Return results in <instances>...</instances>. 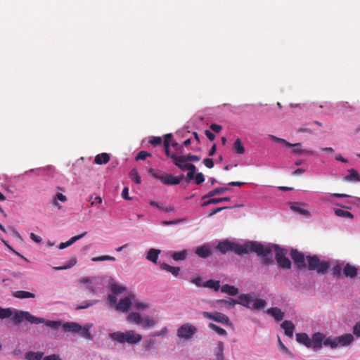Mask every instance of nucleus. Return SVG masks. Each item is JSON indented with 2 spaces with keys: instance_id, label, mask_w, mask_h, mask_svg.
Listing matches in <instances>:
<instances>
[{
  "instance_id": "obj_1",
  "label": "nucleus",
  "mask_w": 360,
  "mask_h": 360,
  "mask_svg": "<svg viewBox=\"0 0 360 360\" xmlns=\"http://www.w3.org/2000/svg\"><path fill=\"white\" fill-rule=\"evenodd\" d=\"M216 248L221 254H226L232 251L239 255L248 254L249 252H255L257 255L266 256L271 251L269 248L264 247L262 243L257 241H249L243 245H240L225 240L219 242Z\"/></svg>"
},
{
  "instance_id": "obj_2",
  "label": "nucleus",
  "mask_w": 360,
  "mask_h": 360,
  "mask_svg": "<svg viewBox=\"0 0 360 360\" xmlns=\"http://www.w3.org/2000/svg\"><path fill=\"white\" fill-rule=\"evenodd\" d=\"M11 318L15 324L27 321L32 324H39L45 322L44 318H39L31 314L29 311L18 310L14 308H3L0 307V320Z\"/></svg>"
},
{
  "instance_id": "obj_3",
  "label": "nucleus",
  "mask_w": 360,
  "mask_h": 360,
  "mask_svg": "<svg viewBox=\"0 0 360 360\" xmlns=\"http://www.w3.org/2000/svg\"><path fill=\"white\" fill-rule=\"evenodd\" d=\"M110 337L115 341L124 344L125 342L134 345L142 340V335L134 330H127L124 333L115 332L110 334Z\"/></svg>"
},
{
  "instance_id": "obj_4",
  "label": "nucleus",
  "mask_w": 360,
  "mask_h": 360,
  "mask_svg": "<svg viewBox=\"0 0 360 360\" xmlns=\"http://www.w3.org/2000/svg\"><path fill=\"white\" fill-rule=\"evenodd\" d=\"M44 323L53 329H57L62 326L65 332L79 333V330H81V325L76 322H66L62 323L60 321L45 320Z\"/></svg>"
},
{
  "instance_id": "obj_5",
  "label": "nucleus",
  "mask_w": 360,
  "mask_h": 360,
  "mask_svg": "<svg viewBox=\"0 0 360 360\" xmlns=\"http://www.w3.org/2000/svg\"><path fill=\"white\" fill-rule=\"evenodd\" d=\"M307 262L309 270H316L319 274H325L329 268V262H321L317 255L307 256Z\"/></svg>"
},
{
  "instance_id": "obj_6",
  "label": "nucleus",
  "mask_w": 360,
  "mask_h": 360,
  "mask_svg": "<svg viewBox=\"0 0 360 360\" xmlns=\"http://www.w3.org/2000/svg\"><path fill=\"white\" fill-rule=\"evenodd\" d=\"M127 320L130 323L141 326L143 328H152L155 326L156 321L150 318H143L137 312H131L127 316Z\"/></svg>"
},
{
  "instance_id": "obj_7",
  "label": "nucleus",
  "mask_w": 360,
  "mask_h": 360,
  "mask_svg": "<svg viewBox=\"0 0 360 360\" xmlns=\"http://www.w3.org/2000/svg\"><path fill=\"white\" fill-rule=\"evenodd\" d=\"M272 248L276 252V259L278 266L283 269H290L291 266L290 260L285 256L287 252L277 245H274Z\"/></svg>"
},
{
  "instance_id": "obj_8",
  "label": "nucleus",
  "mask_w": 360,
  "mask_h": 360,
  "mask_svg": "<svg viewBox=\"0 0 360 360\" xmlns=\"http://www.w3.org/2000/svg\"><path fill=\"white\" fill-rule=\"evenodd\" d=\"M197 332V328L186 323L181 325L177 330L176 335L181 339L190 340Z\"/></svg>"
},
{
  "instance_id": "obj_9",
  "label": "nucleus",
  "mask_w": 360,
  "mask_h": 360,
  "mask_svg": "<svg viewBox=\"0 0 360 360\" xmlns=\"http://www.w3.org/2000/svg\"><path fill=\"white\" fill-rule=\"evenodd\" d=\"M149 172L155 179L160 181L165 185H177L180 184L183 178V176L176 177L172 174L159 175L155 173L153 169H150Z\"/></svg>"
},
{
  "instance_id": "obj_10",
  "label": "nucleus",
  "mask_w": 360,
  "mask_h": 360,
  "mask_svg": "<svg viewBox=\"0 0 360 360\" xmlns=\"http://www.w3.org/2000/svg\"><path fill=\"white\" fill-rule=\"evenodd\" d=\"M202 316L205 319H210L220 323H223L227 326L231 325V322L229 318L221 312L215 311L214 313H210L207 311H203Z\"/></svg>"
},
{
  "instance_id": "obj_11",
  "label": "nucleus",
  "mask_w": 360,
  "mask_h": 360,
  "mask_svg": "<svg viewBox=\"0 0 360 360\" xmlns=\"http://www.w3.org/2000/svg\"><path fill=\"white\" fill-rule=\"evenodd\" d=\"M290 255L295 264L298 269H303L306 266L304 255L302 252L297 250H292Z\"/></svg>"
},
{
  "instance_id": "obj_12",
  "label": "nucleus",
  "mask_w": 360,
  "mask_h": 360,
  "mask_svg": "<svg viewBox=\"0 0 360 360\" xmlns=\"http://www.w3.org/2000/svg\"><path fill=\"white\" fill-rule=\"evenodd\" d=\"M134 298V295H130L129 297L121 299L119 302L115 305V309L117 311L127 312L132 304V299Z\"/></svg>"
},
{
  "instance_id": "obj_13",
  "label": "nucleus",
  "mask_w": 360,
  "mask_h": 360,
  "mask_svg": "<svg viewBox=\"0 0 360 360\" xmlns=\"http://www.w3.org/2000/svg\"><path fill=\"white\" fill-rule=\"evenodd\" d=\"M324 338L325 335L321 333H316L312 335L311 341L312 342L311 347L314 350H317L322 347Z\"/></svg>"
},
{
  "instance_id": "obj_14",
  "label": "nucleus",
  "mask_w": 360,
  "mask_h": 360,
  "mask_svg": "<svg viewBox=\"0 0 360 360\" xmlns=\"http://www.w3.org/2000/svg\"><path fill=\"white\" fill-rule=\"evenodd\" d=\"M335 340L338 347H345L350 345L354 341V337L352 334L347 333L341 336L336 337Z\"/></svg>"
},
{
  "instance_id": "obj_15",
  "label": "nucleus",
  "mask_w": 360,
  "mask_h": 360,
  "mask_svg": "<svg viewBox=\"0 0 360 360\" xmlns=\"http://www.w3.org/2000/svg\"><path fill=\"white\" fill-rule=\"evenodd\" d=\"M237 304H241L247 308L251 309L254 301V296L250 294H241L238 297Z\"/></svg>"
},
{
  "instance_id": "obj_16",
  "label": "nucleus",
  "mask_w": 360,
  "mask_h": 360,
  "mask_svg": "<svg viewBox=\"0 0 360 360\" xmlns=\"http://www.w3.org/2000/svg\"><path fill=\"white\" fill-rule=\"evenodd\" d=\"M174 158L172 162L181 170L186 171V167L190 164L188 162L186 155H176Z\"/></svg>"
},
{
  "instance_id": "obj_17",
  "label": "nucleus",
  "mask_w": 360,
  "mask_h": 360,
  "mask_svg": "<svg viewBox=\"0 0 360 360\" xmlns=\"http://www.w3.org/2000/svg\"><path fill=\"white\" fill-rule=\"evenodd\" d=\"M281 327L284 330L286 336L292 338L295 330V325L292 321L285 320L281 324Z\"/></svg>"
},
{
  "instance_id": "obj_18",
  "label": "nucleus",
  "mask_w": 360,
  "mask_h": 360,
  "mask_svg": "<svg viewBox=\"0 0 360 360\" xmlns=\"http://www.w3.org/2000/svg\"><path fill=\"white\" fill-rule=\"evenodd\" d=\"M266 314L274 317L276 321L283 320L285 315L284 312L276 307L269 308L266 310Z\"/></svg>"
},
{
  "instance_id": "obj_19",
  "label": "nucleus",
  "mask_w": 360,
  "mask_h": 360,
  "mask_svg": "<svg viewBox=\"0 0 360 360\" xmlns=\"http://www.w3.org/2000/svg\"><path fill=\"white\" fill-rule=\"evenodd\" d=\"M344 275L350 278H353L357 275L358 269L356 266L347 263L342 269Z\"/></svg>"
},
{
  "instance_id": "obj_20",
  "label": "nucleus",
  "mask_w": 360,
  "mask_h": 360,
  "mask_svg": "<svg viewBox=\"0 0 360 360\" xmlns=\"http://www.w3.org/2000/svg\"><path fill=\"white\" fill-rule=\"evenodd\" d=\"M195 254L201 258H207L211 256L212 252L210 248L207 245L198 247L195 251Z\"/></svg>"
},
{
  "instance_id": "obj_21",
  "label": "nucleus",
  "mask_w": 360,
  "mask_h": 360,
  "mask_svg": "<svg viewBox=\"0 0 360 360\" xmlns=\"http://www.w3.org/2000/svg\"><path fill=\"white\" fill-rule=\"evenodd\" d=\"M296 340L304 345L307 347H311L312 346V342L311 341V339L309 338L307 334L306 333H297L296 334Z\"/></svg>"
},
{
  "instance_id": "obj_22",
  "label": "nucleus",
  "mask_w": 360,
  "mask_h": 360,
  "mask_svg": "<svg viewBox=\"0 0 360 360\" xmlns=\"http://www.w3.org/2000/svg\"><path fill=\"white\" fill-rule=\"evenodd\" d=\"M349 174L346 175L344 177V179L347 181L352 182H359L360 181V174L359 173L354 169H350L348 170Z\"/></svg>"
},
{
  "instance_id": "obj_23",
  "label": "nucleus",
  "mask_w": 360,
  "mask_h": 360,
  "mask_svg": "<svg viewBox=\"0 0 360 360\" xmlns=\"http://www.w3.org/2000/svg\"><path fill=\"white\" fill-rule=\"evenodd\" d=\"M86 235V232H84L83 233L80 234V235H78V236H73L68 241L65 242V243H60L59 245V249L60 250H63V249H65L70 245H72L73 243H75L77 240L82 238L83 237H84Z\"/></svg>"
},
{
  "instance_id": "obj_24",
  "label": "nucleus",
  "mask_w": 360,
  "mask_h": 360,
  "mask_svg": "<svg viewBox=\"0 0 360 360\" xmlns=\"http://www.w3.org/2000/svg\"><path fill=\"white\" fill-rule=\"evenodd\" d=\"M221 291L224 293H227L230 295L234 296L238 294V289L233 286L228 284L223 285L221 288Z\"/></svg>"
},
{
  "instance_id": "obj_25",
  "label": "nucleus",
  "mask_w": 360,
  "mask_h": 360,
  "mask_svg": "<svg viewBox=\"0 0 360 360\" xmlns=\"http://www.w3.org/2000/svg\"><path fill=\"white\" fill-rule=\"evenodd\" d=\"M161 269L165 270L171 273L174 276H177L180 272L179 267L172 266L166 263H162L160 264Z\"/></svg>"
},
{
  "instance_id": "obj_26",
  "label": "nucleus",
  "mask_w": 360,
  "mask_h": 360,
  "mask_svg": "<svg viewBox=\"0 0 360 360\" xmlns=\"http://www.w3.org/2000/svg\"><path fill=\"white\" fill-rule=\"evenodd\" d=\"M110 160V155L108 153H102L96 155L94 162L97 165L107 164Z\"/></svg>"
},
{
  "instance_id": "obj_27",
  "label": "nucleus",
  "mask_w": 360,
  "mask_h": 360,
  "mask_svg": "<svg viewBox=\"0 0 360 360\" xmlns=\"http://www.w3.org/2000/svg\"><path fill=\"white\" fill-rule=\"evenodd\" d=\"M92 327V324H87L84 326H81V330H79V333L82 337L85 339L91 340L93 339L92 335L90 333V328Z\"/></svg>"
},
{
  "instance_id": "obj_28",
  "label": "nucleus",
  "mask_w": 360,
  "mask_h": 360,
  "mask_svg": "<svg viewBox=\"0 0 360 360\" xmlns=\"http://www.w3.org/2000/svg\"><path fill=\"white\" fill-rule=\"evenodd\" d=\"M13 297L18 299L34 298L35 295L28 291L18 290L13 294Z\"/></svg>"
},
{
  "instance_id": "obj_29",
  "label": "nucleus",
  "mask_w": 360,
  "mask_h": 360,
  "mask_svg": "<svg viewBox=\"0 0 360 360\" xmlns=\"http://www.w3.org/2000/svg\"><path fill=\"white\" fill-rule=\"evenodd\" d=\"M202 287L208 288L218 291L220 289V281L212 279L208 280L202 283Z\"/></svg>"
},
{
  "instance_id": "obj_30",
  "label": "nucleus",
  "mask_w": 360,
  "mask_h": 360,
  "mask_svg": "<svg viewBox=\"0 0 360 360\" xmlns=\"http://www.w3.org/2000/svg\"><path fill=\"white\" fill-rule=\"evenodd\" d=\"M216 302L219 304H221V307L231 308L235 307V305L238 303V300H236L233 298H229L227 300H216Z\"/></svg>"
},
{
  "instance_id": "obj_31",
  "label": "nucleus",
  "mask_w": 360,
  "mask_h": 360,
  "mask_svg": "<svg viewBox=\"0 0 360 360\" xmlns=\"http://www.w3.org/2000/svg\"><path fill=\"white\" fill-rule=\"evenodd\" d=\"M160 250L157 249H150L147 253L146 259L153 263H157Z\"/></svg>"
},
{
  "instance_id": "obj_32",
  "label": "nucleus",
  "mask_w": 360,
  "mask_h": 360,
  "mask_svg": "<svg viewBox=\"0 0 360 360\" xmlns=\"http://www.w3.org/2000/svg\"><path fill=\"white\" fill-rule=\"evenodd\" d=\"M229 190L227 187H220L217 188L211 191H210L207 194L205 195L202 198L205 199L207 198H211L217 195H221L224 193V191Z\"/></svg>"
},
{
  "instance_id": "obj_33",
  "label": "nucleus",
  "mask_w": 360,
  "mask_h": 360,
  "mask_svg": "<svg viewBox=\"0 0 360 360\" xmlns=\"http://www.w3.org/2000/svg\"><path fill=\"white\" fill-rule=\"evenodd\" d=\"M266 300L254 297V301L252 302L251 309H255V310L261 309L264 308L266 307Z\"/></svg>"
},
{
  "instance_id": "obj_34",
  "label": "nucleus",
  "mask_w": 360,
  "mask_h": 360,
  "mask_svg": "<svg viewBox=\"0 0 360 360\" xmlns=\"http://www.w3.org/2000/svg\"><path fill=\"white\" fill-rule=\"evenodd\" d=\"M44 353L40 352H28L25 354V359L27 360H41L43 357Z\"/></svg>"
},
{
  "instance_id": "obj_35",
  "label": "nucleus",
  "mask_w": 360,
  "mask_h": 360,
  "mask_svg": "<svg viewBox=\"0 0 360 360\" xmlns=\"http://www.w3.org/2000/svg\"><path fill=\"white\" fill-rule=\"evenodd\" d=\"M233 150L236 154L242 155L245 153V148L240 139H237L233 143Z\"/></svg>"
},
{
  "instance_id": "obj_36",
  "label": "nucleus",
  "mask_w": 360,
  "mask_h": 360,
  "mask_svg": "<svg viewBox=\"0 0 360 360\" xmlns=\"http://www.w3.org/2000/svg\"><path fill=\"white\" fill-rule=\"evenodd\" d=\"M58 201L65 202L67 201V197L63 193H57L53 198V204L58 209H61V205L58 203Z\"/></svg>"
},
{
  "instance_id": "obj_37",
  "label": "nucleus",
  "mask_w": 360,
  "mask_h": 360,
  "mask_svg": "<svg viewBox=\"0 0 360 360\" xmlns=\"http://www.w3.org/2000/svg\"><path fill=\"white\" fill-rule=\"evenodd\" d=\"M291 145L292 146L290 147L293 148L292 151L295 154H302V153L308 154V155L312 154L311 151L307 150H302L301 148V143H291Z\"/></svg>"
},
{
  "instance_id": "obj_38",
  "label": "nucleus",
  "mask_w": 360,
  "mask_h": 360,
  "mask_svg": "<svg viewBox=\"0 0 360 360\" xmlns=\"http://www.w3.org/2000/svg\"><path fill=\"white\" fill-rule=\"evenodd\" d=\"M208 326L210 328L214 330L219 335L225 336L227 334L226 330L225 329L218 326L214 323H210Z\"/></svg>"
},
{
  "instance_id": "obj_39",
  "label": "nucleus",
  "mask_w": 360,
  "mask_h": 360,
  "mask_svg": "<svg viewBox=\"0 0 360 360\" xmlns=\"http://www.w3.org/2000/svg\"><path fill=\"white\" fill-rule=\"evenodd\" d=\"M334 212L338 217H347L349 219L354 218V215L352 214V213L346 210H343L341 209H335Z\"/></svg>"
},
{
  "instance_id": "obj_40",
  "label": "nucleus",
  "mask_w": 360,
  "mask_h": 360,
  "mask_svg": "<svg viewBox=\"0 0 360 360\" xmlns=\"http://www.w3.org/2000/svg\"><path fill=\"white\" fill-rule=\"evenodd\" d=\"M325 346H329L332 349H335L338 347V344H336V340L335 338H332L331 337L329 338H324V340L323 341V344Z\"/></svg>"
},
{
  "instance_id": "obj_41",
  "label": "nucleus",
  "mask_w": 360,
  "mask_h": 360,
  "mask_svg": "<svg viewBox=\"0 0 360 360\" xmlns=\"http://www.w3.org/2000/svg\"><path fill=\"white\" fill-rule=\"evenodd\" d=\"M130 178L137 184H141V179L136 169H132L129 173Z\"/></svg>"
},
{
  "instance_id": "obj_42",
  "label": "nucleus",
  "mask_w": 360,
  "mask_h": 360,
  "mask_svg": "<svg viewBox=\"0 0 360 360\" xmlns=\"http://www.w3.org/2000/svg\"><path fill=\"white\" fill-rule=\"evenodd\" d=\"M77 258L73 257L70 260V262L68 264L63 266H56V267H54V269L56 271H60V270H65V269H70V268L74 266L77 264Z\"/></svg>"
},
{
  "instance_id": "obj_43",
  "label": "nucleus",
  "mask_w": 360,
  "mask_h": 360,
  "mask_svg": "<svg viewBox=\"0 0 360 360\" xmlns=\"http://www.w3.org/2000/svg\"><path fill=\"white\" fill-rule=\"evenodd\" d=\"M290 208L295 211V212H297L302 215H305V216H309L310 215V213L308 210H304V209H302L300 207H299L297 205V204H293L290 206Z\"/></svg>"
},
{
  "instance_id": "obj_44",
  "label": "nucleus",
  "mask_w": 360,
  "mask_h": 360,
  "mask_svg": "<svg viewBox=\"0 0 360 360\" xmlns=\"http://www.w3.org/2000/svg\"><path fill=\"white\" fill-rule=\"evenodd\" d=\"M187 252L186 250L176 252L172 255V258L176 261L184 260L186 259Z\"/></svg>"
},
{
  "instance_id": "obj_45",
  "label": "nucleus",
  "mask_w": 360,
  "mask_h": 360,
  "mask_svg": "<svg viewBox=\"0 0 360 360\" xmlns=\"http://www.w3.org/2000/svg\"><path fill=\"white\" fill-rule=\"evenodd\" d=\"M107 260L115 261V258L112 256L103 255V256L93 257L91 259V261H93V262H103V261H107Z\"/></svg>"
},
{
  "instance_id": "obj_46",
  "label": "nucleus",
  "mask_w": 360,
  "mask_h": 360,
  "mask_svg": "<svg viewBox=\"0 0 360 360\" xmlns=\"http://www.w3.org/2000/svg\"><path fill=\"white\" fill-rule=\"evenodd\" d=\"M111 290L115 294H120L125 290V288L119 284L115 283L111 285Z\"/></svg>"
},
{
  "instance_id": "obj_47",
  "label": "nucleus",
  "mask_w": 360,
  "mask_h": 360,
  "mask_svg": "<svg viewBox=\"0 0 360 360\" xmlns=\"http://www.w3.org/2000/svg\"><path fill=\"white\" fill-rule=\"evenodd\" d=\"M343 268L341 264H337L333 268V275L335 277L340 278L341 276Z\"/></svg>"
},
{
  "instance_id": "obj_48",
  "label": "nucleus",
  "mask_w": 360,
  "mask_h": 360,
  "mask_svg": "<svg viewBox=\"0 0 360 360\" xmlns=\"http://www.w3.org/2000/svg\"><path fill=\"white\" fill-rule=\"evenodd\" d=\"M216 357L217 360H224V354H223V343L220 342L217 347V351L216 352Z\"/></svg>"
},
{
  "instance_id": "obj_49",
  "label": "nucleus",
  "mask_w": 360,
  "mask_h": 360,
  "mask_svg": "<svg viewBox=\"0 0 360 360\" xmlns=\"http://www.w3.org/2000/svg\"><path fill=\"white\" fill-rule=\"evenodd\" d=\"M151 156V154L146 152V151H140L138 155H136V160H146L148 157H150Z\"/></svg>"
},
{
  "instance_id": "obj_50",
  "label": "nucleus",
  "mask_w": 360,
  "mask_h": 360,
  "mask_svg": "<svg viewBox=\"0 0 360 360\" xmlns=\"http://www.w3.org/2000/svg\"><path fill=\"white\" fill-rule=\"evenodd\" d=\"M272 139L278 143L284 144L287 147H290L292 146L290 143L288 142L286 140L281 138H278L276 136H272Z\"/></svg>"
},
{
  "instance_id": "obj_51",
  "label": "nucleus",
  "mask_w": 360,
  "mask_h": 360,
  "mask_svg": "<svg viewBox=\"0 0 360 360\" xmlns=\"http://www.w3.org/2000/svg\"><path fill=\"white\" fill-rule=\"evenodd\" d=\"M96 302V301H86L85 302V304L79 305L76 307L77 310L86 309L92 305H94Z\"/></svg>"
},
{
  "instance_id": "obj_52",
  "label": "nucleus",
  "mask_w": 360,
  "mask_h": 360,
  "mask_svg": "<svg viewBox=\"0 0 360 360\" xmlns=\"http://www.w3.org/2000/svg\"><path fill=\"white\" fill-rule=\"evenodd\" d=\"M205 178L202 173H198L195 176V182L197 185L201 184L202 182H204Z\"/></svg>"
},
{
  "instance_id": "obj_53",
  "label": "nucleus",
  "mask_w": 360,
  "mask_h": 360,
  "mask_svg": "<svg viewBox=\"0 0 360 360\" xmlns=\"http://www.w3.org/2000/svg\"><path fill=\"white\" fill-rule=\"evenodd\" d=\"M150 143L154 146H158L161 144L162 139L160 136H153L150 141Z\"/></svg>"
},
{
  "instance_id": "obj_54",
  "label": "nucleus",
  "mask_w": 360,
  "mask_h": 360,
  "mask_svg": "<svg viewBox=\"0 0 360 360\" xmlns=\"http://www.w3.org/2000/svg\"><path fill=\"white\" fill-rule=\"evenodd\" d=\"M212 202H213V204H217V203H219V202H221L230 201V198L229 197L214 198H212Z\"/></svg>"
},
{
  "instance_id": "obj_55",
  "label": "nucleus",
  "mask_w": 360,
  "mask_h": 360,
  "mask_svg": "<svg viewBox=\"0 0 360 360\" xmlns=\"http://www.w3.org/2000/svg\"><path fill=\"white\" fill-rule=\"evenodd\" d=\"M203 163L205 166L209 169H211L214 167L213 160L211 158H205L203 160Z\"/></svg>"
},
{
  "instance_id": "obj_56",
  "label": "nucleus",
  "mask_w": 360,
  "mask_h": 360,
  "mask_svg": "<svg viewBox=\"0 0 360 360\" xmlns=\"http://www.w3.org/2000/svg\"><path fill=\"white\" fill-rule=\"evenodd\" d=\"M353 333L356 337H360V321L354 325Z\"/></svg>"
},
{
  "instance_id": "obj_57",
  "label": "nucleus",
  "mask_w": 360,
  "mask_h": 360,
  "mask_svg": "<svg viewBox=\"0 0 360 360\" xmlns=\"http://www.w3.org/2000/svg\"><path fill=\"white\" fill-rule=\"evenodd\" d=\"M229 208H230V207H217V208L214 209L212 211H210L208 215H209V217H212L213 215L221 212V210H225V209H229Z\"/></svg>"
},
{
  "instance_id": "obj_58",
  "label": "nucleus",
  "mask_w": 360,
  "mask_h": 360,
  "mask_svg": "<svg viewBox=\"0 0 360 360\" xmlns=\"http://www.w3.org/2000/svg\"><path fill=\"white\" fill-rule=\"evenodd\" d=\"M108 302L110 306H115L117 304V297L113 295H110L108 296Z\"/></svg>"
},
{
  "instance_id": "obj_59",
  "label": "nucleus",
  "mask_w": 360,
  "mask_h": 360,
  "mask_svg": "<svg viewBox=\"0 0 360 360\" xmlns=\"http://www.w3.org/2000/svg\"><path fill=\"white\" fill-rule=\"evenodd\" d=\"M186 159L188 161H199L200 160V157L198 156V155H191V154H189V155H186Z\"/></svg>"
},
{
  "instance_id": "obj_60",
  "label": "nucleus",
  "mask_w": 360,
  "mask_h": 360,
  "mask_svg": "<svg viewBox=\"0 0 360 360\" xmlns=\"http://www.w3.org/2000/svg\"><path fill=\"white\" fill-rule=\"evenodd\" d=\"M43 360H62L59 355L58 354H51L45 356Z\"/></svg>"
},
{
  "instance_id": "obj_61",
  "label": "nucleus",
  "mask_w": 360,
  "mask_h": 360,
  "mask_svg": "<svg viewBox=\"0 0 360 360\" xmlns=\"http://www.w3.org/2000/svg\"><path fill=\"white\" fill-rule=\"evenodd\" d=\"M210 128L214 131V132H219L222 127L221 125H219V124H212L210 126Z\"/></svg>"
},
{
  "instance_id": "obj_62",
  "label": "nucleus",
  "mask_w": 360,
  "mask_h": 360,
  "mask_svg": "<svg viewBox=\"0 0 360 360\" xmlns=\"http://www.w3.org/2000/svg\"><path fill=\"white\" fill-rule=\"evenodd\" d=\"M135 307L137 309H144L148 307V305L147 304L143 303V302H136L135 303Z\"/></svg>"
},
{
  "instance_id": "obj_63",
  "label": "nucleus",
  "mask_w": 360,
  "mask_h": 360,
  "mask_svg": "<svg viewBox=\"0 0 360 360\" xmlns=\"http://www.w3.org/2000/svg\"><path fill=\"white\" fill-rule=\"evenodd\" d=\"M122 197L125 200H129V188L127 187H124L122 192Z\"/></svg>"
},
{
  "instance_id": "obj_64",
  "label": "nucleus",
  "mask_w": 360,
  "mask_h": 360,
  "mask_svg": "<svg viewBox=\"0 0 360 360\" xmlns=\"http://www.w3.org/2000/svg\"><path fill=\"white\" fill-rule=\"evenodd\" d=\"M30 238L34 240V242L37 243H41V237L37 236L36 234H34V233H30Z\"/></svg>"
}]
</instances>
